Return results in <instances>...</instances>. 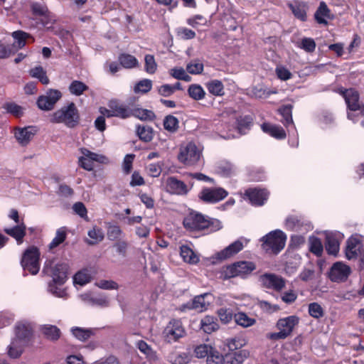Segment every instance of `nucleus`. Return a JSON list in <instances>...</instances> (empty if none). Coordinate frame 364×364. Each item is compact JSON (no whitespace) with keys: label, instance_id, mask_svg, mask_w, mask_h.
I'll list each match as a JSON object with an SVG mask.
<instances>
[{"label":"nucleus","instance_id":"1","mask_svg":"<svg viewBox=\"0 0 364 364\" xmlns=\"http://www.w3.org/2000/svg\"><path fill=\"white\" fill-rule=\"evenodd\" d=\"M43 272L53 278L48 284V291L53 295L63 298L66 296L65 289L60 287L67 280L68 265L64 263L53 264L47 261Z\"/></svg>","mask_w":364,"mask_h":364},{"label":"nucleus","instance_id":"2","mask_svg":"<svg viewBox=\"0 0 364 364\" xmlns=\"http://www.w3.org/2000/svg\"><path fill=\"white\" fill-rule=\"evenodd\" d=\"M184 228L189 231H206L208 233L219 230L222 228L221 222L210 218L198 211H190L183 218Z\"/></svg>","mask_w":364,"mask_h":364},{"label":"nucleus","instance_id":"3","mask_svg":"<svg viewBox=\"0 0 364 364\" xmlns=\"http://www.w3.org/2000/svg\"><path fill=\"white\" fill-rule=\"evenodd\" d=\"M349 109L348 118L354 123L360 122L364 127V105L360 101L358 92L353 88L341 90Z\"/></svg>","mask_w":364,"mask_h":364},{"label":"nucleus","instance_id":"4","mask_svg":"<svg viewBox=\"0 0 364 364\" xmlns=\"http://www.w3.org/2000/svg\"><path fill=\"white\" fill-rule=\"evenodd\" d=\"M80 120L78 110L73 102L62 107L53 112L50 118L52 123L64 124L68 128L76 127Z\"/></svg>","mask_w":364,"mask_h":364},{"label":"nucleus","instance_id":"5","mask_svg":"<svg viewBox=\"0 0 364 364\" xmlns=\"http://www.w3.org/2000/svg\"><path fill=\"white\" fill-rule=\"evenodd\" d=\"M287 235L280 230L269 232L261 238L262 248L266 252L278 254L284 249Z\"/></svg>","mask_w":364,"mask_h":364},{"label":"nucleus","instance_id":"6","mask_svg":"<svg viewBox=\"0 0 364 364\" xmlns=\"http://www.w3.org/2000/svg\"><path fill=\"white\" fill-rule=\"evenodd\" d=\"M299 323V318L294 315L279 318L276 323L279 331L269 333L268 338L274 341L284 340L291 334Z\"/></svg>","mask_w":364,"mask_h":364},{"label":"nucleus","instance_id":"7","mask_svg":"<svg viewBox=\"0 0 364 364\" xmlns=\"http://www.w3.org/2000/svg\"><path fill=\"white\" fill-rule=\"evenodd\" d=\"M201 158L202 149L196 144L188 142L181 146L178 159L184 165L194 166L200 161Z\"/></svg>","mask_w":364,"mask_h":364},{"label":"nucleus","instance_id":"8","mask_svg":"<svg viewBox=\"0 0 364 364\" xmlns=\"http://www.w3.org/2000/svg\"><path fill=\"white\" fill-rule=\"evenodd\" d=\"M40 252L37 247L31 246L24 252L21 259V266L24 272L36 275L40 269Z\"/></svg>","mask_w":364,"mask_h":364},{"label":"nucleus","instance_id":"9","mask_svg":"<svg viewBox=\"0 0 364 364\" xmlns=\"http://www.w3.org/2000/svg\"><path fill=\"white\" fill-rule=\"evenodd\" d=\"M280 112L283 117L281 121L286 127L289 136V144L292 147H296L299 144V140L296 127L292 119L291 107L285 106L281 109Z\"/></svg>","mask_w":364,"mask_h":364},{"label":"nucleus","instance_id":"10","mask_svg":"<svg viewBox=\"0 0 364 364\" xmlns=\"http://www.w3.org/2000/svg\"><path fill=\"white\" fill-rule=\"evenodd\" d=\"M186 331L180 320L173 319L169 321L163 331L164 340L169 343L178 341L184 337Z\"/></svg>","mask_w":364,"mask_h":364},{"label":"nucleus","instance_id":"11","mask_svg":"<svg viewBox=\"0 0 364 364\" xmlns=\"http://www.w3.org/2000/svg\"><path fill=\"white\" fill-rule=\"evenodd\" d=\"M258 281L263 288L277 292H280L286 286L285 279L274 273L262 274L259 277Z\"/></svg>","mask_w":364,"mask_h":364},{"label":"nucleus","instance_id":"12","mask_svg":"<svg viewBox=\"0 0 364 364\" xmlns=\"http://www.w3.org/2000/svg\"><path fill=\"white\" fill-rule=\"evenodd\" d=\"M80 152L82 156L78 159L79 165L87 171H92L93 169V163L95 161L100 164L108 162V159L106 156L92 152L87 149L82 148Z\"/></svg>","mask_w":364,"mask_h":364},{"label":"nucleus","instance_id":"13","mask_svg":"<svg viewBox=\"0 0 364 364\" xmlns=\"http://www.w3.org/2000/svg\"><path fill=\"white\" fill-rule=\"evenodd\" d=\"M32 13L39 17L41 23L47 28H50L55 22L54 16L48 10L43 1H33L31 3Z\"/></svg>","mask_w":364,"mask_h":364},{"label":"nucleus","instance_id":"14","mask_svg":"<svg viewBox=\"0 0 364 364\" xmlns=\"http://www.w3.org/2000/svg\"><path fill=\"white\" fill-rule=\"evenodd\" d=\"M228 193L223 188H203L198 194L200 200L205 203H216L226 198Z\"/></svg>","mask_w":364,"mask_h":364},{"label":"nucleus","instance_id":"15","mask_svg":"<svg viewBox=\"0 0 364 364\" xmlns=\"http://www.w3.org/2000/svg\"><path fill=\"white\" fill-rule=\"evenodd\" d=\"M256 269L254 262L250 261H240L235 262L227 267L226 274L230 277H245Z\"/></svg>","mask_w":364,"mask_h":364},{"label":"nucleus","instance_id":"16","mask_svg":"<svg viewBox=\"0 0 364 364\" xmlns=\"http://www.w3.org/2000/svg\"><path fill=\"white\" fill-rule=\"evenodd\" d=\"M192 187L193 183L186 184L174 176L168 177L165 182L166 191L173 195L186 196Z\"/></svg>","mask_w":364,"mask_h":364},{"label":"nucleus","instance_id":"17","mask_svg":"<svg viewBox=\"0 0 364 364\" xmlns=\"http://www.w3.org/2000/svg\"><path fill=\"white\" fill-rule=\"evenodd\" d=\"M350 272L348 265L342 262H336L331 267L328 277L333 282H342L348 279Z\"/></svg>","mask_w":364,"mask_h":364},{"label":"nucleus","instance_id":"18","mask_svg":"<svg viewBox=\"0 0 364 364\" xmlns=\"http://www.w3.org/2000/svg\"><path fill=\"white\" fill-rule=\"evenodd\" d=\"M360 238L356 236H352L347 240L346 248V257L348 259H355L360 256L364 257V247Z\"/></svg>","mask_w":364,"mask_h":364},{"label":"nucleus","instance_id":"19","mask_svg":"<svg viewBox=\"0 0 364 364\" xmlns=\"http://www.w3.org/2000/svg\"><path fill=\"white\" fill-rule=\"evenodd\" d=\"M248 242L249 240L245 237L239 238L225 249L218 252L217 258L219 259H226L234 256L240 252L247 245Z\"/></svg>","mask_w":364,"mask_h":364},{"label":"nucleus","instance_id":"20","mask_svg":"<svg viewBox=\"0 0 364 364\" xmlns=\"http://www.w3.org/2000/svg\"><path fill=\"white\" fill-rule=\"evenodd\" d=\"M36 132V127L33 126L16 127L14 130V136L21 146H26Z\"/></svg>","mask_w":364,"mask_h":364},{"label":"nucleus","instance_id":"21","mask_svg":"<svg viewBox=\"0 0 364 364\" xmlns=\"http://www.w3.org/2000/svg\"><path fill=\"white\" fill-rule=\"evenodd\" d=\"M245 195L252 205L261 206L264 205L267 200L269 193L265 189L254 188L247 189Z\"/></svg>","mask_w":364,"mask_h":364},{"label":"nucleus","instance_id":"22","mask_svg":"<svg viewBox=\"0 0 364 364\" xmlns=\"http://www.w3.org/2000/svg\"><path fill=\"white\" fill-rule=\"evenodd\" d=\"M33 331V326L32 323L27 321H21L16 325V339L23 342L32 336Z\"/></svg>","mask_w":364,"mask_h":364},{"label":"nucleus","instance_id":"23","mask_svg":"<svg viewBox=\"0 0 364 364\" xmlns=\"http://www.w3.org/2000/svg\"><path fill=\"white\" fill-rule=\"evenodd\" d=\"M343 237L340 232L326 235L325 247L329 255H336L339 250V240Z\"/></svg>","mask_w":364,"mask_h":364},{"label":"nucleus","instance_id":"24","mask_svg":"<svg viewBox=\"0 0 364 364\" xmlns=\"http://www.w3.org/2000/svg\"><path fill=\"white\" fill-rule=\"evenodd\" d=\"M108 107L114 109V117H116L126 119L132 116V109L128 105L120 103L117 100L109 101Z\"/></svg>","mask_w":364,"mask_h":364},{"label":"nucleus","instance_id":"25","mask_svg":"<svg viewBox=\"0 0 364 364\" xmlns=\"http://www.w3.org/2000/svg\"><path fill=\"white\" fill-rule=\"evenodd\" d=\"M209 297H211V294L207 293L196 296L193 298L192 301L187 305L191 309H195L197 311L202 312L206 310L210 304V301L206 300V299Z\"/></svg>","mask_w":364,"mask_h":364},{"label":"nucleus","instance_id":"26","mask_svg":"<svg viewBox=\"0 0 364 364\" xmlns=\"http://www.w3.org/2000/svg\"><path fill=\"white\" fill-rule=\"evenodd\" d=\"M261 128L264 133L269 134L277 139H284L287 136L284 129L280 126L264 123L262 124Z\"/></svg>","mask_w":364,"mask_h":364},{"label":"nucleus","instance_id":"27","mask_svg":"<svg viewBox=\"0 0 364 364\" xmlns=\"http://www.w3.org/2000/svg\"><path fill=\"white\" fill-rule=\"evenodd\" d=\"M285 228L291 231H309L311 229L309 224H304L297 217L291 216L286 219Z\"/></svg>","mask_w":364,"mask_h":364},{"label":"nucleus","instance_id":"28","mask_svg":"<svg viewBox=\"0 0 364 364\" xmlns=\"http://www.w3.org/2000/svg\"><path fill=\"white\" fill-rule=\"evenodd\" d=\"M250 353L247 350H240L225 354V364H242Z\"/></svg>","mask_w":364,"mask_h":364},{"label":"nucleus","instance_id":"29","mask_svg":"<svg viewBox=\"0 0 364 364\" xmlns=\"http://www.w3.org/2000/svg\"><path fill=\"white\" fill-rule=\"evenodd\" d=\"M26 225L23 222H21V223L16 224V225L13 228H5L4 232L7 235L15 238L18 244H21L26 235Z\"/></svg>","mask_w":364,"mask_h":364},{"label":"nucleus","instance_id":"30","mask_svg":"<svg viewBox=\"0 0 364 364\" xmlns=\"http://www.w3.org/2000/svg\"><path fill=\"white\" fill-rule=\"evenodd\" d=\"M136 346L149 361H156L158 360L156 352L146 342L139 340L136 342Z\"/></svg>","mask_w":364,"mask_h":364},{"label":"nucleus","instance_id":"31","mask_svg":"<svg viewBox=\"0 0 364 364\" xmlns=\"http://www.w3.org/2000/svg\"><path fill=\"white\" fill-rule=\"evenodd\" d=\"M180 255L185 262L190 264H196L200 260L199 256L188 245H182L180 247Z\"/></svg>","mask_w":364,"mask_h":364},{"label":"nucleus","instance_id":"32","mask_svg":"<svg viewBox=\"0 0 364 364\" xmlns=\"http://www.w3.org/2000/svg\"><path fill=\"white\" fill-rule=\"evenodd\" d=\"M214 171L221 176L229 177L235 174V168L230 162L224 161L215 165Z\"/></svg>","mask_w":364,"mask_h":364},{"label":"nucleus","instance_id":"33","mask_svg":"<svg viewBox=\"0 0 364 364\" xmlns=\"http://www.w3.org/2000/svg\"><path fill=\"white\" fill-rule=\"evenodd\" d=\"M200 328L206 333H211L218 328L217 318L212 316H205L200 321Z\"/></svg>","mask_w":364,"mask_h":364},{"label":"nucleus","instance_id":"34","mask_svg":"<svg viewBox=\"0 0 364 364\" xmlns=\"http://www.w3.org/2000/svg\"><path fill=\"white\" fill-rule=\"evenodd\" d=\"M251 118L247 116L240 117L236 120L237 134H232L231 137L235 138L242 134H245L250 129L251 124ZM228 137H230L229 136Z\"/></svg>","mask_w":364,"mask_h":364},{"label":"nucleus","instance_id":"35","mask_svg":"<svg viewBox=\"0 0 364 364\" xmlns=\"http://www.w3.org/2000/svg\"><path fill=\"white\" fill-rule=\"evenodd\" d=\"M92 273L88 269H83L77 272L73 276V284L75 287H82L89 283L92 279Z\"/></svg>","mask_w":364,"mask_h":364},{"label":"nucleus","instance_id":"36","mask_svg":"<svg viewBox=\"0 0 364 364\" xmlns=\"http://www.w3.org/2000/svg\"><path fill=\"white\" fill-rule=\"evenodd\" d=\"M292 13L298 19L305 21L306 20V5L304 2L294 1L289 4Z\"/></svg>","mask_w":364,"mask_h":364},{"label":"nucleus","instance_id":"37","mask_svg":"<svg viewBox=\"0 0 364 364\" xmlns=\"http://www.w3.org/2000/svg\"><path fill=\"white\" fill-rule=\"evenodd\" d=\"M234 319L237 325L243 328H248L256 323V319L255 318L250 317L247 314L242 311L235 314Z\"/></svg>","mask_w":364,"mask_h":364},{"label":"nucleus","instance_id":"38","mask_svg":"<svg viewBox=\"0 0 364 364\" xmlns=\"http://www.w3.org/2000/svg\"><path fill=\"white\" fill-rule=\"evenodd\" d=\"M205 85L208 92L213 95L221 97L225 95L224 85L219 80H212Z\"/></svg>","mask_w":364,"mask_h":364},{"label":"nucleus","instance_id":"39","mask_svg":"<svg viewBox=\"0 0 364 364\" xmlns=\"http://www.w3.org/2000/svg\"><path fill=\"white\" fill-rule=\"evenodd\" d=\"M96 329L84 328L80 327L72 328L71 332L73 335L79 341H85L95 334Z\"/></svg>","mask_w":364,"mask_h":364},{"label":"nucleus","instance_id":"40","mask_svg":"<svg viewBox=\"0 0 364 364\" xmlns=\"http://www.w3.org/2000/svg\"><path fill=\"white\" fill-rule=\"evenodd\" d=\"M29 75L33 77L38 79L43 85H48L50 82L46 71L42 66H36L29 70Z\"/></svg>","mask_w":364,"mask_h":364},{"label":"nucleus","instance_id":"41","mask_svg":"<svg viewBox=\"0 0 364 364\" xmlns=\"http://www.w3.org/2000/svg\"><path fill=\"white\" fill-rule=\"evenodd\" d=\"M329 9L324 2H321L315 13V18L318 23L327 24V18H329Z\"/></svg>","mask_w":364,"mask_h":364},{"label":"nucleus","instance_id":"42","mask_svg":"<svg viewBox=\"0 0 364 364\" xmlns=\"http://www.w3.org/2000/svg\"><path fill=\"white\" fill-rule=\"evenodd\" d=\"M118 60L121 66L125 68L130 69L135 68L138 65L137 59L134 56L129 54H121L119 56Z\"/></svg>","mask_w":364,"mask_h":364},{"label":"nucleus","instance_id":"43","mask_svg":"<svg viewBox=\"0 0 364 364\" xmlns=\"http://www.w3.org/2000/svg\"><path fill=\"white\" fill-rule=\"evenodd\" d=\"M21 341L18 339H13L11 344L8 346V355L11 358H18L22 352L23 348Z\"/></svg>","mask_w":364,"mask_h":364},{"label":"nucleus","instance_id":"44","mask_svg":"<svg viewBox=\"0 0 364 364\" xmlns=\"http://www.w3.org/2000/svg\"><path fill=\"white\" fill-rule=\"evenodd\" d=\"M41 331L49 340L55 341L60 338V330L55 326L44 325L41 327Z\"/></svg>","mask_w":364,"mask_h":364},{"label":"nucleus","instance_id":"45","mask_svg":"<svg viewBox=\"0 0 364 364\" xmlns=\"http://www.w3.org/2000/svg\"><path fill=\"white\" fill-rule=\"evenodd\" d=\"M189 96L195 100H200L205 97V92L203 88L197 84H192L188 89Z\"/></svg>","mask_w":364,"mask_h":364},{"label":"nucleus","instance_id":"46","mask_svg":"<svg viewBox=\"0 0 364 364\" xmlns=\"http://www.w3.org/2000/svg\"><path fill=\"white\" fill-rule=\"evenodd\" d=\"M132 116L141 120H152L155 118V114L151 110L141 108L132 109Z\"/></svg>","mask_w":364,"mask_h":364},{"label":"nucleus","instance_id":"47","mask_svg":"<svg viewBox=\"0 0 364 364\" xmlns=\"http://www.w3.org/2000/svg\"><path fill=\"white\" fill-rule=\"evenodd\" d=\"M136 134L141 140L146 142L150 141L153 139V129L148 126H138Z\"/></svg>","mask_w":364,"mask_h":364},{"label":"nucleus","instance_id":"48","mask_svg":"<svg viewBox=\"0 0 364 364\" xmlns=\"http://www.w3.org/2000/svg\"><path fill=\"white\" fill-rule=\"evenodd\" d=\"M225 345L230 352H235L245 345V340L242 337H235L226 340Z\"/></svg>","mask_w":364,"mask_h":364},{"label":"nucleus","instance_id":"49","mask_svg":"<svg viewBox=\"0 0 364 364\" xmlns=\"http://www.w3.org/2000/svg\"><path fill=\"white\" fill-rule=\"evenodd\" d=\"M309 250L316 256H321L323 247L321 240L316 237H311L309 238Z\"/></svg>","mask_w":364,"mask_h":364},{"label":"nucleus","instance_id":"50","mask_svg":"<svg viewBox=\"0 0 364 364\" xmlns=\"http://www.w3.org/2000/svg\"><path fill=\"white\" fill-rule=\"evenodd\" d=\"M88 89V87L82 82L79 80H73L70 86L69 91L72 95L80 96Z\"/></svg>","mask_w":364,"mask_h":364},{"label":"nucleus","instance_id":"51","mask_svg":"<svg viewBox=\"0 0 364 364\" xmlns=\"http://www.w3.org/2000/svg\"><path fill=\"white\" fill-rule=\"evenodd\" d=\"M316 43L311 38H303L297 43V47L307 53H313L316 49Z\"/></svg>","mask_w":364,"mask_h":364},{"label":"nucleus","instance_id":"52","mask_svg":"<svg viewBox=\"0 0 364 364\" xmlns=\"http://www.w3.org/2000/svg\"><path fill=\"white\" fill-rule=\"evenodd\" d=\"M107 228V235L109 240L114 241L121 237L122 230L119 225L109 223Z\"/></svg>","mask_w":364,"mask_h":364},{"label":"nucleus","instance_id":"53","mask_svg":"<svg viewBox=\"0 0 364 364\" xmlns=\"http://www.w3.org/2000/svg\"><path fill=\"white\" fill-rule=\"evenodd\" d=\"M309 315L314 318H320L324 315L323 307L317 302L310 303L308 306Z\"/></svg>","mask_w":364,"mask_h":364},{"label":"nucleus","instance_id":"54","mask_svg":"<svg viewBox=\"0 0 364 364\" xmlns=\"http://www.w3.org/2000/svg\"><path fill=\"white\" fill-rule=\"evenodd\" d=\"M225 355L223 356L220 352L213 348L208 358V364H225Z\"/></svg>","mask_w":364,"mask_h":364},{"label":"nucleus","instance_id":"55","mask_svg":"<svg viewBox=\"0 0 364 364\" xmlns=\"http://www.w3.org/2000/svg\"><path fill=\"white\" fill-rule=\"evenodd\" d=\"M164 129L170 132H175L178 127V119L172 115H168L164 119Z\"/></svg>","mask_w":364,"mask_h":364},{"label":"nucleus","instance_id":"56","mask_svg":"<svg viewBox=\"0 0 364 364\" xmlns=\"http://www.w3.org/2000/svg\"><path fill=\"white\" fill-rule=\"evenodd\" d=\"M66 238V230L65 228H60L56 231L55 237L49 245L50 249L55 248L63 243Z\"/></svg>","mask_w":364,"mask_h":364},{"label":"nucleus","instance_id":"57","mask_svg":"<svg viewBox=\"0 0 364 364\" xmlns=\"http://www.w3.org/2000/svg\"><path fill=\"white\" fill-rule=\"evenodd\" d=\"M169 74L176 80L191 81V77L186 73L183 68H173L169 70Z\"/></svg>","mask_w":364,"mask_h":364},{"label":"nucleus","instance_id":"58","mask_svg":"<svg viewBox=\"0 0 364 364\" xmlns=\"http://www.w3.org/2000/svg\"><path fill=\"white\" fill-rule=\"evenodd\" d=\"M4 107L8 113L16 117H20L23 114V108L14 102L6 103Z\"/></svg>","mask_w":364,"mask_h":364},{"label":"nucleus","instance_id":"59","mask_svg":"<svg viewBox=\"0 0 364 364\" xmlns=\"http://www.w3.org/2000/svg\"><path fill=\"white\" fill-rule=\"evenodd\" d=\"M88 236L93 240L92 241L88 242L90 245H94L101 242L105 237L103 230L100 228H95L88 231Z\"/></svg>","mask_w":364,"mask_h":364},{"label":"nucleus","instance_id":"60","mask_svg":"<svg viewBox=\"0 0 364 364\" xmlns=\"http://www.w3.org/2000/svg\"><path fill=\"white\" fill-rule=\"evenodd\" d=\"M145 66L144 69L149 74H154L156 71L157 64L155 61L154 57L152 55H146L144 58Z\"/></svg>","mask_w":364,"mask_h":364},{"label":"nucleus","instance_id":"61","mask_svg":"<svg viewBox=\"0 0 364 364\" xmlns=\"http://www.w3.org/2000/svg\"><path fill=\"white\" fill-rule=\"evenodd\" d=\"M212 349L213 347L210 345L200 344L196 347L194 353L198 358H208Z\"/></svg>","mask_w":364,"mask_h":364},{"label":"nucleus","instance_id":"62","mask_svg":"<svg viewBox=\"0 0 364 364\" xmlns=\"http://www.w3.org/2000/svg\"><path fill=\"white\" fill-rule=\"evenodd\" d=\"M11 36L16 40L18 48H22L26 46V41L29 37V34L23 31H14Z\"/></svg>","mask_w":364,"mask_h":364},{"label":"nucleus","instance_id":"63","mask_svg":"<svg viewBox=\"0 0 364 364\" xmlns=\"http://www.w3.org/2000/svg\"><path fill=\"white\" fill-rule=\"evenodd\" d=\"M152 87V82L148 79L140 80L134 87L135 92L146 93L151 90Z\"/></svg>","mask_w":364,"mask_h":364},{"label":"nucleus","instance_id":"64","mask_svg":"<svg viewBox=\"0 0 364 364\" xmlns=\"http://www.w3.org/2000/svg\"><path fill=\"white\" fill-rule=\"evenodd\" d=\"M173 364H186L189 361V356L186 353H176L170 357Z\"/></svg>","mask_w":364,"mask_h":364}]
</instances>
